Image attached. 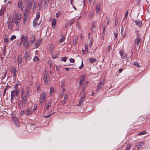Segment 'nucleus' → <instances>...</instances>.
Segmentation results:
<instances>
[{"instance_id": "obj_28", "label": "nucleus", "mask_w": 150, "mask_h": 150, "mask_svg": "<svg viewBox=\"0 0 150 150\" xmlns=\"http://www.w3.org/2000/svg\"><path fill=\"white\" fill-rule=\"evenodd\" d=\"M56 20L55 18H53L52 20V25L53 26H54L56 24Z\"/></svg>"}, {"instance_id": "obj_47", "label": "nucleus", "mask_w": 150, "mask_h": 150, "mask_svg": "<svg viewBox=\"0 0 150 150\" xmlns=\"http://www.w3.org/2000/svg\"><path fill=\"white\" fill-rule=\"evenodd\" d=\"M124 27L123 26H122L121 28V34L122 35H123V32L124 31Z\"/></svg>"}, {"instance_id": "obj_41", "label": "nucleus", "mask_w": 150, "mask_h": 150, "mask_svg": "<svg viewBox=\"0 0 150 150\" xmlns=\"http://www.w3.org/2000/svg\"><path fill=\"white\" fill-rule=\"evenodd\" d=\"M25 113L26 116H28L31 113V112H28L27 111H26V110H25Z\"/></svg>"}, {"instance_id": "obj_40", "label": "nucleus", "mask_w": 150, "mask_h": 150, "mask_svg": "<svg viewBox=\"0 0 150 150\" xmlns=\"http://www.w3.org/2000/svg\"><path fill=\"white\" fill-rule=\"evenodd\" d=\"M68 58V57H64L62 58L61 59V60L63 61L64 62H66L67 59Z\"/></svg>"}, {"instance_id": "obj_55", "label": "nucleus", "mask_w": 150, "mask_h": 150, "mask_svg": "<svg viewBox=\"0 0 150 150\" xmlns=\"http://www.w3.org/2000/svg\"><path fill=\"white\" fill-rule=\"evenodd\" d=\"M28 37L26 35H25V36H24L23 37V41H28L27 39H28Z\"/></svg>"}, {"instance_id": "obj_43", "label": "nucleus", "mask_w": 150, "mask_h": 150, "mask_svg": "<svg viewBox=\"0 0 150 150\" xmlns=\"http://www.w3.org/2000/svg\"><path fill=\"white\" fill-rule=\"evenodd\" d=\"M25 110H23L21 111L20 112V115H23L25 113Z\"/></svg>"}, {"instance_id": "obj_7", "label": "nucleus", "mask_w": 150, "mask_h": 150, "mask_svg": "<svg viewBox=\"0 0 150 150\" xmlns=\"http://www.w3.org/2000/svg\"><path fill=\"white\" fill-rule=\"evenodd\" d=\"M144 142H139L136 143L134 146L137 147L138 149H140L144 145Z\"/></svg>"}, {"instance_id": "obj_31", "label": "nucleus", "mask_w": 150, "mask_h": 150, "mask_svg": "<svg viewBox=\"0 0 150 150\" xmlns=\"http://www.w3.org/2000/svg\"><path fill=\"white\" fill-rule=\"evenodd\" d=\"M5 9L4 8H3V9H1L0 10V16H1L2 15L5 11Z\"/></svg>"}, {"instance_id": "obj_57", "label": "nucleus", "mask_w": 150, "mask_h": 150, "mask_svg": "<svg viewBox=\"0 0 150 150\" xmlns=\"http://www.w3.org/2000/svg\"><path fill=\"white\" fill-rule=\"evenodd\" d=\"M139 32L138 31H135V34L136 35L137 37H139Z\"/></svg>"}, {"instance_id": "obj_21", "label": "nucleus", "mask_w": 150, "mask_h": 150, "mask_svg": "<svg viewBox=\"0 0 150 150\" xmlns=\"http://www.w3.org/2000/svg\"><path fill=\"white\" fill-rule=\"evenodd\" d=\"M16 16V19L19 20L21 18V15L20 13H15V15L13 14L12 16H13L14 17L15 16Z\"/></svg>"}, {"instance_id": "obj_42", "label": "nucleus", "mask_w": 150, "mask_h": 150, "mask_svg": "<svg viewBox=\"0 0 150 150\" xmlns=\"http://www.w3.org/2000/svg\"><path fill=\"white\" fill-rule=\"evenodd\" d=\"M4 40L6 43H8L9 41V38H4Z\"/></svg>"}, {"instance_id": "obj_50", "label": "nucleus", "mask_w": 150, "mask_h": 150, "mask_svg": "<svg viewBox=\"0 0 150 150\" xmlns=\"http://www.w3.org/2000/svg\"><path fill=\"white\" fill-rule=\"evenodd\" d=\"M40 13H38L36 15V18L35 19H36V20H38V19L40 18Z\"/></svg>"}, {"instance_id": "obj_2", "label": "nucleus", "mask_w": 150, "mask_h": 150, "mask_svg": "<svg viewBox=\"0 0 150 150\" xmlns=\"http://www.w3.org/2000/svg\"><path fill=\"white\" fill-rule=\"evenodd\" d=\"M46 96V92L45 91L42 92V93L40 95V103H42L44 102H45Z\"/></svg>"}, {"instance_id": "obj_19", "label": "nucleus", "mask_w": 150, "mask_h": 150, "mask_svg": "<svg viewBox=\"0 0 150 150\" xmlns=\"http://www.w3.org/2000/svg\"><path fill=\"white\" fill-rule=\"evenodd\" d=\"M142 21L139 20H136L135 21V23L137 25L140 27L142 25Z\"/></svg>"}, {"instance_id": "obj_39", "label": "nucleus", "mask_w": 150, "mask_h": 150, "mask_svg": "<svg viewBox=\"0 0 150 150\" xmlns=\"http://www.w3.org/2000/svg\"><path fill=\"white\" fill-rule=\"evenodd\" d=\"M146 134L145 131H142L137 134L138 135H142L144 134Z\"/></svg>"}, {"instance_id": "obj_13", "label": "nucleus", "mask_w": 150, "mask_h": 150, "mask_svg": "<svg viewBox=\"0 0 150 150\" xmlns=\"http://www.w3.org/2000/svg\"><path fill=\"white\" fill-rule=\"evenodd\" d=\"M85 98L84 97H81L79 101V103L78 104L79 106L82 105L83 102L85 100Z\"/></svg>"}, {"instance_id": "obj_23", "label": "nucleus", "mask_w": 150, "mask_h": 150, "mask_svg": "<svg viewBox=\"0 0 150 150\" xmlns=\"http://www.w3.org/2000/svg\"><path fill=\"white\" fill-rule=\"evenodd\" d=\"M41 44V41L40 40H37L36 43L35 45V48H37Z\"/></svg>"}, {"instance_id": "obj_24", "label": "nucleus", "mask_w": 150, "mask_h": 150, "mask_svg": "<svg viewBox=\"0 0 150 150\" xmlns=\"http://www.w3.org/2000/svg\"><path fill=\"white\" fill-rule=\"evenodd\" d=\"M36 38L35 35H33L30 38V41L31 42L34 43L35 40Z\"/></svg>"}, {"instance_id": "obj_53", "label": "nucleus", "mask_w": 150, "mask_h": 150, "mask_svg": "<svg viewBox=\"0 0 150 150\" xmlns=\"http://www.w3.org/2000/svg\"><path fill=\"white\" fill-rule=\"evenodd\" d=\"M24 18L23 19V21L24 23L25 22V21H26L27 19H28V16H25L24 15Z\"/></svg>"}, {"instance_id": "obj_44", "label": "nucleus", "mask_w": 150, "mask_h": 150, "mask_svg": "<svg viewBox=\"0 0 150 150\" xmlns=\"http://www.w3.org/2000/svg\"><path fill=\"white\" fill-rule=\"evenodd\" d=\"M77 39L76 38L75 39H74L73 40V45H76L77 43Z\"/></svg>"}, {"instance_id": "obj_20", "label": "nucleus", "mask_w": 150, "mask_h": 150, "mask_svg": "<svg viewBox=\"0 0 150 150\" xmlns=\"http://www.w3.org/2000/svg\"><path fill=\"white\" fill-rule=\"evenodd\" d=\"M68 95H65L64 100L62 102L63 105H64L65 103L68 99Z\"/></svg>"}, {"instance_id": "obj_33", "label": "nucleus", "mask_w": 150, "mask_h": 150, "mask_svg": "<svg viewBox=\"0 0 150 150\" xmlns=\"http://www.w3.org/2000/svg\"><path fill=\"white\" fill-rule=\"evenodd\" d=\"M29 13V11L28 10L26 9L24 13V15L28 16Z\"/></svg>"}, {"instance_id": "obj_37", "label": "nucleus", "mask_w": 150, "mask_h": 150, "mask_svg": "<svg viewBox=\"0 0 150 150\" xmlns=\"http://www.w3.org/2000/svg\"><path fill=\"white\" fill-rule=\"evenodd\" d=\"M54 88L53 87H51L50 88V89L49 91V93L50 95L51 94H52V93L54 91Z\"/></svg>"}, {"instance_id": "obj_8", "label": "nucleus", "mask_w": 150, "mask_h": 150, "mask_svg": "<svg viewBox=\"0 0 150 150\" xmlns=\"http://www.w3.org/2000/svg\"><path fill=\"white\" fill-rule=\"evenodd\" d=\"M18 8L21 10H22L24 7L21 0H20L18 1Z\"/></svg>"}, {"instance_id": "obj_56", "label": "nucleus", "mask_w": 150, "mask_h": 150, "mask_svg": "<svg viewBox=\"0 0 150 150\" xmlns=\"http://www.w3.org/2000/svg\"><path fill=\"white\" fill-rule=\"evenodd\" d=\"M56 69L57 71L59 72V71L60 68L58 66H56Z\"/></svg>"}, {"instance_id": "obj_1", "label": "nucleus", "mask_w": 150, "mask_h": 150, "mask_svg": "<svg viewBox=\"0 0 150 150\" xmlns=\"http://www.w3.org/2000/svg\"><path fill=\"white\" fill-rule=\"evenodd\" d=\"M21 93V98L22 100V105H25L27 101V98L29 96L26 95L24 90L22 88L20 90Z\"/></svg>"}, {"instance_id": "obj_52", "label": "nucleus", "mask_w": 150, "mask_h": 150, "mask_svg": "<svg viewBox=\"0 0 150 150\" xmlns=\"http://www.w3.org/2000/svg\"><path fill=\"white\" fill-rule=\"evenodd\" d=\"M61 14L60 11H59L56 14V17H58Z\"/></svg>"}, {"instance_id": "obj_62", "label": "nucleus", "mask_w": 150, "mask_h": 150, "mask_svg": "<svg viewBox=\"0 0 150 150\" xmlns=\"http://www.w3.org/2000/svg\"><path fill=\"white\" fill-rule=\"evenodd\" d=\"M31 108H30L29 107H28L27 108V109L26 110V111H27L28 112H31L30 110H31Z\"/></svg>"}, {"instance_id": "obj_30", "label": "nucleus", "mask_w": 150, "mask_h": 150, "mask_svg": "<svg viewBox=\"0 0 150 150\" xmlns=\"http://www.w3.org/2000/svg\"><path fill=\"white\" fill-rule=\"evenodd\" d=\"M38 24V22L36 21H35V19H34L33 21V26L34 27H36Z\"/></svg>"}, {"instance_id": "obj_25", "label": "nucleus", "mask_w": 150, "mask_h": 150, "mask_svg": "<svg viewBox=\"0 0 150 150\" xmlns=\"http://www.w3.org/2000/svg\"><path fill=\"white\" fill-rule=\"evenodd\" d=\"M81 79L79 81V85H81V86L84 80V76H81Z\"/></svg>"}, {"instance_id": "obj_38", "label": "nucleus", "mask_w": 150, "mask_h": 150, "mask_svg": "<svg viewBox=\"0 0 150 150\" xmlns=\"http://www.w3.org/2000/svg\"><path fill=\"white\" fill-rule=\"evenodd\" d=\"M65 40V38L64 37H63L60 39L59 41V43H61L64 42Z\"/></svg>"}, {"instance_id": "obj_54", "label": "nucleus", "mask_w": 150, "mask_h": 150, "mask_svg": "<svg viewBox=\"0 0 150 150\" xmlns=\"http://www.w3.org/2000/svg\"><path fill=\"white\" fill-rule=\"evenodd\" d=\"M69 61L71 63H74L75 62V60L72 58H71L69 59Z\"/></svg>"}, {"instance_id": "obj_46", "label": "nucleus", "mask_w": 150, "mask_h": 150, "mask_svg": "<svg viewBox=\"0 0 150 150\" xmlns=\"http://www.w3.org/2000/svg\"><path fill=\"white\" fill-rule=\"evenodd\" d=\"M23 37H24V35H22V36L21 37V42H20L19 44V45H21L22 43H23Z\"/></svg>"}, {"instance_id": "obj_17", "label": "nucleus", "mask_w": 150, "mask_h": 150, "mask_svg": "<svg viewBox=\"0 0 150 150\" xmlns=\"http://www.w3.org/2000/svg\"><path fill=\"white\" fill-rule=\"evenodd\" d=\"M7 26L8 28L9 29L11 30L12 29V24L13 23H12V22L11 23V21H8L7 22Z\"/></svg>"}, {"instance_id": "obj_11", "label": "nucleus", "mask_w": 150, "mask_h": 150, "mask_svg": "<svg viewBox=\"0 0 150 150\" xmlns=\"http://www.w3.org/2000/svg\"><path fill=\"white\" fill-rule=\"evenodd\" d=\"M24 57L25 60H30V53L28 52H25L24 54Z\"/></svg>"}, {"instance_id": "obj_49", "label": "nucleus", "mask_w": 150, "mask_h": 150, "mask_svg": "<svg viewBox=\"0 0 150 150\" xmlns=\"http://www.w3.org/2000/svg\"><path fill=\"white\" fill-rule=\"evenodd\" d=\"M16 38V37L15 35H13L10 38V40H13V39H15Z\"/></svg>"}, {"instance_id": "obj_6", "label": "nucleus", "mask_w": 150, "mask_h": 150, "mask_svg": "<svg viewBox=\"0 0 150 150\" xmlns=\"http://www.w3.org/2000/svg\"><path fill=\"white\" fill-rule=\"evenodd\" d=\"M19 90H14L11 91V95H13L15 97H17L19 94Z\"/></svg>"}, {"instance_id": "obj_4", "label": "nucleus", "mask_w": 150, "mask_h": 150, "mask_svg": "<svg viewBox=\"0 0 150 150\" xmlns=\"http://www.w3.org/2000/svg\"><path fill=\"white\" fill-rule=\"evenodd\" d=\"M104 80L100 81L99 83H98L97 86L96 91H98L102 87L104 84Z\"/></svg>"}, {"instance_id": "obj_5", "label": "nucleus", "mask_w": 150, "mask_h": 150, "mask_svg": "<svg viewBox=\"0 0 150 150\" xmlns=\"http://www.w3.org/2000/svg\"><path fill=\"white\" fill-rule=\"evenodd\" d=\"M12 119L16 126L17 127H18L19 126L20 123L18 119L16 117H13Z\"/></svg>"}, {"instance_id": "obj_32", "label": "nucleus", "mask_w": 150, "mask_h": 150, "mask_svg": "<svg viewBox=\"0 0 150 150\" xmlns=\"http://www.w3.org/2000/svg\"><path fill=\"white\" fill-rule=\"evenodd\" d=\"M15 97L13 95H11V103H14V98H15Z\"/></svg>"}, {"instance_id": "obj_59", "label": "nucleus", "mask_w": 150, "mask_h": 150, "mask_svg": "<svg viewBox=\"0 0 150 150\" xmlns=\"http://www.w3.org/2000/svg\"><path fill=\"white\" fill-rule=\"evenodd\" d=\"M119 53H120V56H121L122 55H123L124 54V52L122 50L120 51Z\"/></svg>"}, {"instance_id": "obj_61", "label": "nucleus", "mask_w": 150, "mask_h": 150, "mask_svg": "<svg viewBox=\"0 0 150 150\" xmlns=\"http://www.w3.org/2000/svg\"><path fill=\"white\" fill-rule=\"evenodd\" d=\"M74 19L71 20L70 21V25H72L74 23Z\"/></svg>"}, {"instance_id": "obj_3", "label": "nucleus", "mask_w": 150, "mask_h": 150, "mask_svg": "<svg viewBox=\"0 0 150 150\" xmlns=\"http://www.w3.org/2000/svg\"><path fill=\"white\" fill-rule=\"evenodd\" d=\"M10 71L11 73H13V75L15 78L16 77L17 74L16 72H18L15 67H11L10 68Z\"/></svg>"}, {"instance_id": "obj_16", "label": "nucleus", "mask_w": 150, "mask_h": 150, "mask_svg": "<svg viewBox=\"0 0 150 150\" xmlns=\"http://www.w3.org/2000/svg\"><path fill=\"white\" fill-rule=\"evenodd\" d=\"M23 45L26 48H28L29 46V43L28 41H23Z\"/></svg>"}, {"instance_id": "obj_34", "label": "nucleus", "mask_w": 150, "mask_h": 150, "mask_svg": "<svg viewBox=\"0 0 150 150\" xmlns=\"http://www.w3.org/2000/svg\"><path fill=\"white\" fill-rule=\"evenodd\" d=\"M39 60L38 57L37 56H35L33 59V61L35 62H37Z\"/></svg>"}, {"instance_id": "obj_15", "label": "nucleus", "mask_w": 150, "mask_h": 150, "mask_svg": "<svg viewBox=\"0 0 150 150\" xmlns=\"http://www.w3.org/2000/svg\"><path fill=\"white\" fill-rule=\"evenodd\" d=\"M29 85H27L26 86L25 91V93L26 95H27V96H30L29 94Z\"/></svg>"}, {"instance_id": "obj_35", "label": "nucleus", "mask_w": 150, "mask_h": 150, "mask_svg": "<svg viewBox=\"0 0 150 150\" xmlns=\"http://www.w3.org/2000/svg\"><path fill=\"white\" fill-rule=\"evenodd\" d=\"M6 47L5 45L4 46V49H3V55L5 56V53L6 52Z\"/></svg>"}, {"instance_id": "obj_14", "label": "nucleus", "mask_w": 150, "mask_h": 150, "mask_svg": "<svg viewBox=\"0 0 150 150\" xmlns=\"http://www.w3.org/2000/svg\"><path fill=\"white\" fill-rule=\"evenodd\" d=\"M96 10L97 13H100V4H98L96 6Z\"/></svg>"}, {"instance_id": "obj_27", "label": "nucleus", "mask_w": 150, "mask_h": 150, "mask_svg": "<svg viewBox=\"0 0 150 150\" xmlns=\"http://www.w3.org/2000/svg\"><path fill=\"white\" fill-rule=\"evenodd\" d=\"M131 147L132 146L131 145V144H129L127 145L125 150H130Z\"/></svg>"}, {"instance_id": "obj_12", "label": "nucleus", "mask_w": 150, "mask_h": 150, "mask_svg": "<svg viewBox=\"0 0 150 150\" xmlns=\"http://www.w3.org/2000/svg\"><path fill=\"white\" fill-rule=\"evenodd\" d=\"M12 23L14 22L16 24L17 26H18L19 21L18 20H16L13 16H12Z\"/></svg>"}, {"instance_id": "obj_36", "label": "nucleus", "mask_w": 150, "mask_h": 150, "mask_svg": "<svg viewBox=\"0 0 150 150\" xmlns=\"http://www.w3.org/2000/svg\"><path fill=\"white\" fill-rule=\"evenodd\" d=\"M96 28V26L95 24V22H93L92 23V29H95Z\"/></svg>"}, {"instance_id": "obj_45", "label": "nucleus", "mask_w": 150, "mask_h": 150, "mask_svg": "<svg viewBox=\"0 0 150 150\" xmlns=\"http://www.w3.org/2000/svg\"><path fill=\"white\" fill-rule=\"evenodd\" d=\"M18 85H19V84L18 83L16 84V85L14 86V88H15L14 90H19L18 89Z\"/></svg>"}, {"instance_id": "obj_10", "label": "nucleus", "mask_w": 150, "mask_h": 150, "mask_svg": "<svg viewBox=\"0 0 150 150\" xmlns=\"http://www.w3.org/2000/svg\"><path fill=\"white\" fill-rule=\"evenodd\" d=\"M134 42L137 46L141 44V39L140 37H137L134 40Z\"/></svg>"}, {"instance_id": "obj_18", "label": "nucleus", "mask_w": 150, "mask_h": 150, "mask_svg": "<svg viewBox=\"0 0 150 150\" xmlns=\"http://www.w3.org/2000/svg\"><path fill=\"white\" fill-rule=\"evenodd\" d=\"M88 60L91 64H93L97 62V60L95 58H90Z\"/></svg>"}, {"instance_id": "obj_22", "label": "nucleus", "mask_w": 150, "mask_h": 150, "mask_svg": "<svg viewBox=\"0 0 150 150\" xmlns=\"http://www.w3.org/2000/svg\"><path fill=\"white\" fill-rule=\"evenodd\" d=\"M22 61V58L21 57V55H19L18 56V59L17 60V62L19 65V64L21 63Z\"/></svg>"}, {"instance_id": "obj_64", "label": "nucleus", "mask_w": 150, "mask_h": 150, "mask_svg": "<svg viewBox=\"0 0 150 150\" xmlns=\"http://www.w3.org/2000/svg\"><path fill=\"white\" fill-rule=\"evenodd\" d=\"M92 45V40H91L89 42V46L90 47H91Z\"/></svg>"}, {"instance_id": "obj_63", "label": "nucleus", "mask_w": 150, "mask_h": 150, "mask_svg": "<svg viewBox=\"0 0 150 150\" xmlns=\"http://www.w3.org/2000/svg\"><path fill=\"white\" fill-rule=\"evenodd\" d=\"M10 88L11 86H10L8 85L5 89L6 90H8V89H9Z\"/></svg>"}, {"instance_id": "obj_48", "label": "nucleus", "mask_w": 150, "mask_h": 150, "mask_svg": "<svg viewBox=\"0 0 150 150\" xmlns=\"http://www.w3.org/2000/svg\"><path fill=\"white\" fill-rule=\"evenodd\" d=\"M121 56V57L123 59H125L127 57V55H126L125 54H124L123 55H122Z\"/></svg>"}, {"instance_id": "obj_60", "label": "nucleus", "mask_w": 150, "mask_h": 150, "mask_svg": "<svg viewBox=\"0 0 150 150\" xmlns=\"http://www.w3.org/2000/svg\"><path fill=\"white\" fill-rule=\"evenodd\" d=\"M86 86H84L82 87V92H84V91L85 90V88H86Z\"/></svg>"}, {"instance_id": "obj_58", "label": "nucleus", "mask_w": 150, "mask_h": 150, "mask_svg": "<svg viewBox=\"0 0 150 150\" xmlns=\"http://www.w3.org/2000/svg\"><path fill=\"white\" fill-rule=\"evenodd\" d=\"M54 113V112H53L51 114H50V115H46V116H44V117L46 118H48V117H50V116L52 115Z\"/></svg>"}, {"instance_id": "obj_29", "label": "nucleus", "mask_w": 150, "mask_h": 150, "mask_svg": "<svg viewBox=\"0 0 150 150\" xmlns=\"http://www.w3.org/2000/svg\"><path fill=\"white\" fill-rule=\"evenodd\" d=\"M51 102H52L51 101H49L48 102L47 105L46 106L45 109H47L49 108L50 106L51 105Z\"/></svg>"}, {"instance_id": "obj_26", "label": "nucleus", "mask_w": 150, "mask_h": 150, "mask_svg": "<svg viewBox=\"0 0 150 150\" xmlns=\"http://www.w3.org/2000/svg\"><path fill=\"white\" fill-rule=\"evenodd\" d=\"M132 64H133L134 65L136 66L137 67H140V65L139 64V63L136 62H134L132 63Z\"/></svg>"}, {"instance_id": "obj_9", "label": "nucleus", "mask_w": 150, "mask_h": 150, "mask_svg": "<svg viewBox=\"0 0 150 150\" xmlns=\"http://www.w3.org/2000/svg\"><path fill=\"white\" fill-rule=\"evenodd\" d=\"M48 74L47 73H45L44 74V83L45 84H47L48 83Z\"/></svg>"}, {"instance_id": "obj_51", "label": "nucleus", "mask_w": 150, "mask_h": 150, "mask_svg": "<svg viewBox=\"0 0 150 150\" xmlns=\"http://www.w3.org/2000/svg\"><path fill=\"white\" fill-rule=\"evenodd\" d=\"M44 1H45V5H44V8H47V3L46 1L44 0Z\"/></svg>"}]
</instances>
